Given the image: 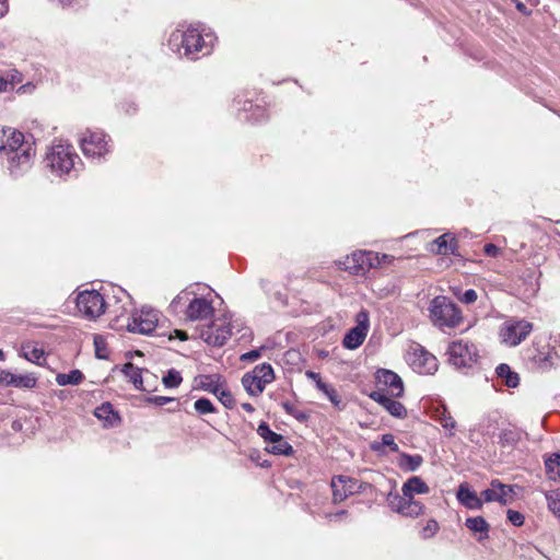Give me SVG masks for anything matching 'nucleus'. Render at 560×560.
<instances>
[{
  "instance_id": "ddd939ff",
  "label": "nucleus",
  "mask_w": 560,
  "mask_h": 560,
  "mask_svg": "<svg viewBox=\"0 0 560 560\" xmlns=\"http://www.w3.org/2000/svg\"><path fill=\"white\" fill-rule=\"evenodd\" d=\"M257 434L268 444L270 447L268 452L276 455L290 456L293 454V447L285 441V439L273 432L266 422H261L257 428Z\"/></svg>"
},
{
  "instance_id": "1a4fd4ad",
  "label": "nucleus",
  "mask_w": 560,
  "mask_h": 560,
  "mask_svg": "<svg viewBox=\"0 0 560 560\" xmlns=\"http://www.w3.org/2000/svg\"><path fill=\"white\" fill-rule=\"evenodd\" d=\"M78 311L89 319L100 317L106 307L103 295L96 290H85L77 296Z\"/></svg>"
},
{
  "instance_id": "4be33fe9",
  "label": "nucleus",
  "mask_w": 560,
  "mask_h": 560,
  "mask_svg": "<svg viewBox=\"0 0 560 560\" xmlns=\"http://www.w3.org/2000/svg\"><path fill=\"white\" fill-rule=\"evenodd\" d=\"M465 526L477 537L478 541H482L489 537L490 525L482 516L468 517Z\"/></svg>"
},
{
  "instance_id": "393cba45",
  "label": "nucleus",
  "mask_w": 560,
  "mask_h": 560,
  "mask_svg": "<svg viewBox=\"0 0 560 560\" xmlns=\"http://www.w3.org/2000/svg\"><path fill=\"white\" fill-rule=\"evenodd\" d=\"M94 415L96 418L104 421L105 427H115L120 421L118 413L114 410L109 402H104L97 407L94 411Z\"/></svg>"
},
{
  "instance_id": "ea45409f",
  "label": "nucleus",
  "mask_w": 560,
  "mask_h": 560,
  "mask_svg": "<svg viewBox=\"0 0 560 560\" xmlns=\"http://www.w3.org/2000/svg\"><path fill=\"white\" fill-rule=\"evenodd\" d=\"M282 408L285 412L296 419L299 422H306L308 419V415L300 409L296 405L285 400L281 402Z\"/></svg>"
},
{
  "instance_id": "a18cd8bd",
  "label": "nucleus",
  "mask_w": 560,
  "mask_h": 560,
  "mask_svg": "<svg viewBox=\"0 0 560 560\" xmlns=\"http://www.w3.org/2000/svg\"><path fill=\"white\" fill-rule=\"evenodd\" d=\"M215 396L224 407L229 409L234 407L235 400L228 388L222 386Z\"/></svg>"
},
{
  "instance_id": "680f3d73",
  "label": "nucleus",
  "mask_w": 560,
  "mask_h": 560,
  "mask_svg": "<svg viewBox=\"0 0 560 560\" xmlns=\"http://www.w3.org/2000/svg\"><path fill=\"white\" fill-rule=\"evenodd\" d=\"M174 332L176 334V336L180 339V340H187L188 339V336H187V332L186 331H183V330H174Z\"/></svg>"
},
{
  "instance_id": "864d4df0",
  "label": "nucleus",
  "mask_w": 560,
  "mask_h": 560,
  "mask_svg": "<svg viewBox=\"0 0 560 560\" xmlns=\"http://www.w3.org/2000/svg\"><path fill=\"white\" fill-rule=\"evenodd\" d=\"M5 77H9V82L14 88L18 83L22 82V73L16 69H10L4 72Z\"/></svg>"
},
{
  "instance_id": "dca6fc26",
  "label": "nucleus",
  "mask_w": 560,
  "mask_h": 560,
  "mask_svg": "<svg viewBox=\"0 0 560 560\" xmlns=\"http://www.w3.org/2000/svg\"><path fill=\"white\" fill-rule=\"evenodd\" d=\"M2 133L4 139L0 147V155L20 151L22 148L25 149L24 144H33L25 139V136L21 131L8 128L3 129Z\"/></svg>"
},
{
  "instance_id": "9b49d317",
  "label": "nucleus",
  "mask_w": 560,
  "mask_h": 560,
  "mask_svg": "<svg viewBox=\"0 0 560 560\" xmlns=\"http://www.w3.org/2000/svg\"><path fill=\"white\" fill-rule=\"evenodd\" d=\"M109 138L103 131H90L83 133L80 139L82 152L88 158H102L109 152Z\"/></svg>"
},
{
  "instance_id": "a878e982",
  "label": "nucleus",
  "mask_w": 560,
  "mask_h": 560,
  "mask_svg": "<svg viewBox=\"0 0 560 560\" xmlns=\"http://www.w3.org/2000/svg\"><path fill=\"white\" fill-rule=\"evenodd\" d=\"M401 491L408 498L415 494H427L430 491L429 486L420 477H411L404 485Z\"/></svg>"
},
{
  "instance_id": "de8ad7c7",
  "label": "nucleus",
  "mask_w": 560,
  "mask_h": 560,
  "mask_svg": "<svg viewBox=\"0 0 560 560\" xmlns=\"http://www.w3.org/2000/svg\"><path fill=\"white\" fill-rule=\"evenodd\" d=\"M439 527V523L435 520H429L427 525L421 529L420 536L423 539H429L438 533Z\"/></svg>"
},
{
  "instance_id": "e2e57ef3",
  "label": "nucleus",
  "mask_w": 560,
  "mask_h": 560,
  "mask_svg": "<svg viewBox=\"0 0 560 560\" xmlns=\"http://www.w3.org/2000/svg\"><path fill=\"white\" fill-rule=\"evenodd\" d=\"M242 408L247 412H254L255 410L254 406L249 402H243Z\"/></svg>"
},
{
  "instance_id": "412c9836",
  "label": "nucleus",
  "mask_w": 560,
  "mask_h": 560,
  "mask_svg": "<svg viewBox=\"0 0 560 560\" xmlns=\"http://www.w3.org/2000/svg\"><path fill=\"white\" fill-rule=\"evenodd\" d=\"M457 500L460 504L470 510H479L482 508V500L478 498L476 492L471 491L467 483H462L457 490Z\"/></svg>"
},
{
  "instance_id": "5701e85b",
  "label": "nucleus",
  "mask_w": 560,
  "mask_h": 560,
  "mask_svg": "<svg viewBox=\"0 0 560 560\" xmlns=\"http://www.w3.org/2000/svg\"><path fill=\"white\" fill-rule=\"evenodd\" d=\"M530 354L528 360L532 362V366L539 371H547L553 366V357L550 351H541L538 349L529 350Z\"/></svg>"
},
{
  "instance_id": "774afa93",
  "label": "nucleus",
  "mask_w": 560,
  "mask_h": 560,
  "mask_svg": "<svg viewBox=\"0 0 560 560\" xmlns=\"http://www.w3.org/2000/svg\"><path fill=\"white\" fill-rule=\"evenodd\" d=\"M346 513H347L346 511H340V512L336 513L334 516L339 517V516L346 515Z\"/></svg>"
},
{
  "instance_id": "c85d7f7f",
  "label": "nucleus",
  "mask_w": 560,
  "mask_h": 560,
  "mask_svg": "<svg viewBox=\"0 0 560 560\" xmlns=\"http://www.w3.org/2000/svg\"><path fill=\"white\" fill-rule=\"evenodd\" d=\"M121 372L125 374V376L128 378L130 383L133 384V386L139 390H147L143 386V377H142V370L138 366L133 365L132 363L128 362L124 364Z\"/></svg>"
},
{
  "instance_id": "09e8293b",
  "label": "nucleus",
  "mask_w": 560,
  "mask_h": 560,
  "mask_svg": "<svg viewBox=\"0 0 560 560\" xmlns=\"http://www.w3.org/2000/svg\"><path fill=\"white\" fill-rule=\"evenodd\" d=\"M94 346H95V355L98 359H107L108 358L105 341L101 336H96L94 338Z\"/></svg>"
},
{
  "instance_id": "423d86ee",
  "label": "nucleus",
  "mask_w": 560,
  "mask_h": 560,
  "mask_svg": "<svg viewBox=\"0 0 560 560\" xmlns=\"http://www.w3.org/2000/svg\"><path fill=\"white\" fill-rule=\"evenodd\" d=\"M387 255L380 257L377 253L357 250L346 258L345 268L354 276H364L370 269L376 268Z\"/></svg>"
},
{
  "instance_id": "e433bc0d",
  "label": "nucleus",
  "mask_w": 560,
  "mask_h": 560,
  "mask_svg": "<svg viewBox=\"0 0 560 560\" xmlns=\"http://www.w3.org/2000/svg\"><path fill=\"white\" fill-rule=\"evenodd\" d=\"M424 505L415 500L413 498H407L400 514L408 517H418L423 514Z\"/></svg>"
},
{
  "instance_id": "4468645a",
  "label": "nucleus",
  "mask_w": 560,
  "mask_h": 560,
  "mask_svg": "<svg viewBox=\"0 0 560 560\" xmlns=\"http://www.w3.org/2000/svg\"><path fill=\"white\" fill-rule=\"evenodd\" d=\"M377 383L380 386H383L384 388H381L384 393L385 389L387 390V395L394 396V397H400L404 393V384L402 380L398 374L390 370H380L376 374Z\"/></svg>"
},
{
  "instance_id": "0eeeda50",
  "label": "nucleus",
  "mask_w": 560,
  "mask_h": 560,
  "mask_svg": "<svg viewBox=\"0 0 560 560\" xmlns=\"http://www.w3.org/2000/svg\"><path fill=\"white\" fill-rule=\"evenodd\" d=\"M25 149L20 151H13L8 154L1 155L2 160L5 161V167L10 175L19 177L31 170L35 156L34 144H24Z\"/></svg>"
},
{
  "instance_id": "f257e3e1",
  "label": "nucleus",
  "mask_w": 560,
  "mask_h": 560,
  "mask_svg": "<svg viewBox=\"0 0 560 560\" xmlns=\"http://www.w3.org/2000/svg\"><path fill=\"white\" fill-rule=\"evenodd\" d=\"M170 311L175 315L183 314L188 322L208 320L214 315L212 301L198 295L190 287L172 300Z\"/></svg>"
},
{
  "instance_id": "6e6552de",
  "label": "nucleus",
  "mask_w": 560,
  "mask_h": 560,
  "mask_svg": "<svg viewBox=\"0 0 560 560\" xmlns=\"http://www.w3.org/2000/svg\"><path fill=\"white\" fill-rule=\"evenodd\" d=\"M447 352L450 362L456 368H470L479 358L477 346L467 340L452 342Z\"/></svg>"
},
{
  "instance_id": "37998d69",
  "label": "nucleus",
  "mask_w": 560,
  "mask_h": 560,
  "mask_svg": "<svg viewBox=\"0 0 560 560\" xmlns=\"http://www.w3.org/2000/svg\"><path fill=\"white\" fill-rule=\"evenodd\" d=\"M195 410L199 415L213 413L217 411L215 407L208 398H199L194 404Z\"/></svg>"
},
{
  "instance_id": "6e6d98bb",
  "label": "nucleus",
  "mask_w": 560,
  "mask_h": 560,
  "mask_svg": "<svg viewBox=\"0 0 560 560\" xmlns=\"http://www.w3.org/2000/svg\"><path fill=\"white\" fill-rule=\"evenodd\" d=\"M477 292L474 289H468L462 294L459 300L465 304H471L477 301Z\"/></svg>"
},
{
  "instance_id": "20e7f679",
  "label": "nucleus",
  "mask_w": 560,
  "mask_h": 560,
  "mask_svg": "<svg viewBox=\"0 0 560 560\" xmlns=\"http://www.w3.org/2000/svg\"><path fill=\"white\" fill-rule=\"evenodd\" d=\"M428 311L431 323L441 330L455 328L463 322L458 306L444 295L432 299Z\"/></svg>"
},
{
  "instance_id": "c9c22d12",
  "label": "nucleus",
  "mask_w": 560,
  "mask_h": 560,
  "mask_svg": "<svg viewBox=\"0 0 560 560\" xmlns=\"http://www.w3.org/2000/svg\"><path fill=\"white\" fill-rule=\"evenodd\" d=\"M545 467L550 480H560V453H553L551 456L546 458Z\"/></svg>"
},
{
  "instance_id": "0e129e2a",
  "label": "nucleus",
  "mask_w": 560,
  "mask_h": 560,
  "mask_svg": "<svg viewBox=\"0 0 560 560\" xmlns=\"http://www.w3.org/2000/svg\"><path fill=\"white\" fill-rule=\"evenodd\" d=\"M516 9H517L520 12L524 13V14H528V12L526 11V7H525V4H524V3H522V2H518V3L516 4Z\"/></svg>"
},
{
  "instance_id": "7c9ffc66",
  "label": "nucleus",
  "mask_w": 560,
  "mask_h": 560,
  "mask_svg": "<svg viewBox=\"0 0 560 560\" xmlns=\"http://www.w3.org/2000/svg\"><path fill=\"white\" fill-rule=\"evenodd\" d=\"M495 373L498 377L502 378L508 387L515 388L518 386V374L513 372L509 364L501 363L497 366Z\"/></svg>"
},
{
  "instance_id": "bb28decb",
  "label": "nucleus",
  "mask_w": 560,
  "mask_h": 560,
  "mask_svg": "<svg viewBox=\"0 0 560 560\" xmlns=\"http://www.w3.org/2000/svg\"><path fill=\"white\" fill-rule=\"evenodd\" d=\"M525 433L516 428L504 429L499 435V443L502 447H515L523 439Z\"/></svg>"
},
{
  "instance_id": "7ed1b4c3",
  "label": "nucleus",
  "mask_w": 560,
  "mask_h": 560,
  "mask_svg": "<svg viewBox=\"0 0 560 560\" xmlns=\"http://www.w3.org/2000/svg\"><path fill=\"white\" fill-rule=\"evenodd\" d=\"M81 163L80 156L71 144L68 143H54L48 148L44 166L50 172L52 176L63 178L66 176H77V165Z\"/></svg>"
},
{
  "instance_id": "aec40b11",
  "label": "nucleus",
  "mask_w": 560,
  "mask_h": 560,
  "mask_svg": "<svg viewBox=\"0 0 560 560\" xmlns=\"http://www.w3.org/2000/svg\"><path fill=\"white\" fill-rule=\"evenodd\" d=\"M457 241L451 235L445 233L435 238L429 246V250L436 255H454L457 250Z\"/></svg>"
},
{
  "instance_id": "5fc2aeb1",
  "label": "nucleus",
  "mask_w": 560,
  "mask_h": 560,
  "mask_svg": "<svg viewBox=\"0 0 560 560\" xmlns=\"http://www.w3.org/2000/svg\"><path fill=\"white\" fill-rule=\"evenodd\" d=\"M265 349V347L250 350L248 352H245L241 355V361H256L261 355V350Z\"/></svg>"
},
{
  "instance_id": "6ab92c4d",
  "label": "nucleus",
  "mask_w": 560,
  "mask_h": 560,
  "mask_svg": "<svg viewBox=\"0 0 560 560\" xmlns=\"http://www.w3.org/2000/svg\"><path fill=\"white\" fill-rule=\"evenodd\" d=\"M513 492L510 486L501 483L499 480H492L490 488L483 490L481 495L486 502H500L508 504L509 497Z\"/></svg>"
},
{
  "instance_id": "a19ab883",
  "label": "nucleus",
  "mask_w": 560,
  "mask_h": 560,
  "mask_svg": "<svg viewBox=\"0 0 560 560\" xmlns=\"http://www.w3.org/2000/svg\"><path fill=\"white\" fill-rule=\"evenodd\" d=\"M182 381H183V377H182L180 373L175 369H171L166 373V375H164L162 378L163 385L167 388L178 387L180 385Z\"/></svg>"
},
{
  "instance_id": "4c0bfd02",
  "label": "nucleus",
  "mask_w": 560,
  "mask_h": 560,
  "mask_svg": "<svg viewBox=\"0 0 560 560\" xmlns=\"http://www.w3.org/2000/svg\"><path fill=\"white\" fill-rule=\"evenodd\" d=\"M436 421L445 429L450 430V435H453V430L456 427V421L448 413V411L443 407L442 409H436L435 411Z\"/></svg>"
},
{
  "instance_id": "72a5a7b5",
  "label": "nucleus",
  "mask_w": 560,
  "mask_h": 560,
  "mask_svg": "<svg viewBox=\"0 0 560 560\" xmlns=\"http://www.w3.org/2000/svg\"><path fill=\"white\" fill-rule=\"evenodd\" d=\"M317 389L327 397L337 410L345 409L346 404L342 401L334 386L325 382L324 384H319Z\"/></svg>"
},
{
  "instance_id": "bf43d9fd",
  "label": "nucleus",
  "mask_w": 560,
  "mask_h": 560,
  "mask_svg": "<svg viewBox=\"0 0 560 560\" xmlns=\"http://www.w3.org/2000/svg\"><path fill=\"white\" fill-rule=\"evenodd\" d=\"M483 252L489 257H495L500 253V248L494 244H486L483 247Z\"/></svg>"
},
{
  "instance_id": "603ef678",
  "label": "nucleus",
  "mask_w": 560,
  "mask_h": 560,
  "mask_svg": "<svg viewBox=\"0 0 560 560\" xmlns=\"http://www.w3.org/2000/svg\"><path fill=\"white\" fill-rule=\"evenodd\" d=\"M381 445L388 446L392 452H398L399 451L398 445L395 443V438L390 433L383 434V436H382V444Z\"/></svg>"
},
{
  "instance_id": "f8f14e48",
  "label": "nucleus",
  "mask_w": 560,
  "mask_h": 560,
  "mask_svg": "<svg viewBox=\"0 0 560 560\" xmlns=\"http://www.w3.org/2000/svg\"><path fill=\"white\" fill-rule=\"evenodd\" d=\"M159 322V313L152 308H142L140 312L132 314L127 324V329L133 334L149 335Z\"/></svg>"
},
{
  "instance_id": "a211bd4d",
  "label": "nucleus",
  "mask_w": 560,
  "mask_h": 560,
  "mask_svg": "<svg viewBox=\"0 0 560 560\" xmlns=\"http://www.w3.org/2000/svg\"><path fill=\"white\" fill-rule=\"evenodd\" d=\"M36 383L37 378L31 373L18 375L4 370L0 372V385L31 389Z\"/></svg>"
},
{
  "instance_id": "13d9d810",
  "label": "nucleus",
  "mask_w": 560,
  "mask_h": 560,
  "mask_svg": "<svg viewBox=\"0 0 560 560\" xmlns=\"http://www.w3.org/2000/svg\"><path fill=\"white\" fill-rule=\"evenodd\" d=\"M14 88L9 82V77L4 75V71L0 70V93L12 91Z\"/></svg>"
},
{
  "instance_id": "3c124183",
  "label": "nucleus",
  "mask_w": 560,
  "mask_h": 560,
  "mask_svg": "<svg viewBox=\"0 0 560 560\" xmlns=\"http://www.w3.org/2000/svg\"><path fill=\"white\" fill-rule=\"evenodd\" d=\"M508 520L515 526H522L524 524V515L518 511L509 510Z\"/></svg>"
},
{
  "instance_id": "c756f323",
  "label": "nucleus",
  "mask_w": 560,
  "mask_h": 560,
  "mask_svg": "<svg viewBox=\"0 0 560 560\" xmlns=\"http://www.w3.org/2000/svg\"><path fill=\"white\" fill-rule=\"evenodd\" d=\"M368 332L359 329V328H354L352 327L343 337V340H342V345L346 349H349V350H354L357 348H359L365 337H366Z\"/></svg>"
},
{
  "instance_id": "69168bd1",
  "label": "nucleus",
  "mask_w": 560,
  "mask_h": 560,
  "mask_svg": "<svg viewBox=\"0 0 560 560\" xmlns=\"http://www.w3.org/2000/svg\"><path fill=\"white\" fill-rule=\"evenodd\" d=\"M62 5H68L72 0H58Z\"/></svg>"
},
{
  "instance_id": "2eb2a0df",
  "label": "nucleus",
  "mask_w": 560,
  "mask_h": 560,
  "mask_svg": "<svg viewBox=\"0 0 560 560\" xmlns=\"http://www.w3.org/2000/svg\"><path fill=\"white\" fill-rule=\"evenodd\" d=\"M371 399L378 402L384 409H386L392 416L402 419L407 416V409L405 406L393 399L390 395H387L382 389H377L370 394Z\"/></svg>"
},
{
  "instance_id": "79ce46f5",
  "label": "nucleus",
  "mask_w": 560,
  "mask_h": 560,
  "mask_svg": "<svg viewBox=\"0 0 560 560\" xmlns=\"http://www.w3.org/2000/svg\"><path fill=\"white\" fill-rule=\"evenodd\" d=\"M331 487L335 502H341L352 494V489H342V486H340L336 477L331 480Z\"/></svg>"
},
{
  "instance_id": "8fccbe9b",
  "label": "nucleus",
  "mask_w": 560,
  "mask_h": 560,
  "mask_svg": "<svg viewBox=\"0 0 560 560\" xmlns=\"http://www.w3.org/2000/svg\"><path fill=\"white\" fill-rule=\"evenodd\" d=\"M174 400H175V398L166 397V396H150V397H145V399H144L145 402L153 404L155 406H164Z\"/></svg>"
},
{
  "instance_id": "c03bdc74",
  "label": "nucleus",
  "mask_w": 560,
  "mask_h": 560,
  "mask_svg": "<svg viewBox=\"0 0 560 560\" xmlns=\"http://www.w3.org/2000/svg\"><path fill=\"white\" fill-rule=\"evenodd\" d=\"M549 510L560 520V491H552L547 495Z\"/></svg>"
},
{
  "instance_id": "473e14b6",
  "label": "nucleus",
  "mask_w": 560,
  "mask_h": 560,
  "mask_svg": "<svg viewBox=\"0 0 560 560\" xmlns=\"http://www.w3.org/2000/svg\"><path fill=\"white\" fill-rule=\"evenodd\" d=\"M84 374L80 370H72L69 373H58L56 383L59 386L79 385L83 382Z\"/></svg>"
},
{
  "instance_id": "f3484780",
  "label": "nucleus",
  "mask_w": 560,
  "mask_h": 560,
  "mask_svg": "<svg viewBox=\"0 0 560 560\" xmlns=\"http://www.w3.org/2000/svg\"><path fill=\"white\" fill-rule=\"evenodd\" d=\"M412 366L422 374H433L438 370V361L435 357L425 349H416L411 358Z\"/></svg>"
},
{
  "instance_id": "9d476101",
  "label": "nucleus",
  "mask_w": 560,
  "mask_h": 560,
  "mask_svg": "<svg viewBox=\"0 0 560 560\" xmlns=\"http://www.w3.org/2000/svg\"><path fill=\"white\" fill-rule=\"evenodd\" d=\"M532 330V323L525 319H510L502 324L500 337L506 346L515 347L525 340Z\"/></svg>"
},
{
  "instance_id": "cd10ccee",
  "label": "nucleus",
  "mask_w": 560,
  "mask_h": 560,
  "mask_svg": "<svg viewBox=\"0 0 560 560\" xmlns=\"http://www.w3.org/2000/svg\"><path fill=\"white\" fill-rule=\"evenodd\" d=\"M198 388L211 393L213 395H217L220 388L222 387L221 384V376L218 374H211V375H200L196 378Z\"/></svg>"
},
{
  "instance_id": "2f4dec72",
  "label": "nucleus",
  "mask_w": 560,
  "mask_h": 560,
  "mask_svg": "<svg viewBox=\"0 0 560 560\" xmlns=\"http://www.w3.org/2000/svg\"><path fill=\"white\" fill-rule=\"evenodd\" d=\"M22 353L27 361L38 365L42 364V360H44L45 355L44 350L32 342L22 345Z\"/></svg>"
},
{
  "instance_id": "58836bf2",
  "label": "nucleus",
  "mask_w": 560,
  "mask_h": 560,
  "mask_svg": "<svg viewBox=\"0 0 560 560\" xmlns=\"http://www.w3.org/2000/svg\"><path fill=\"white\" fill-rule=\"evenodd\" d=\"M407 498L408 497H406L404 493L399 494L398 492L389 491L386 497V502L392 511L400 514Z\"/></svg>"
},
{
  "instance_id": "b1692460",
  "label": "nucleus",
  "mask_w": 560,
  "mask_h": 560,
  "mask_svg": "<svg viewBox=\"0 0 560 560\" xmlns=\"http://www.w3.org/2000/svg\"><path fill=\"white\" fill-rule=\"evenodd\" d=\"M230 336L231 329L225 326L219 327L215 330L209 329L201 334L205 341L213 347H222Z\"/></svg>"
},
{
  "instance_id": "49530a36",
  "label": "nucleus",
  "mask_w": 560,
  "mask_h": 560,
  "mask_svg": "<svg viewBox=\"0 0 560 560\" xmlns=\"http://www.w3.org/2000/svg\"><path fill=\"white\" fill-rule=\"evenodd\" d=\"M355 323H357V325L354 326V328H359V329L368 332L369 331V327H370V315H369V312L366 310H361L355 315Z\"/></svg>"
},
{
  "instance_id": "39448f33",
  "label": "nucleus",
  "mask_w": 560,
  "mask_h": 560,
  "mask_svg": "<svg viewBox=\"0 0 560 560\" xmlns=\"http://www.w3.org/2000/svg\"><path fill=\"white\" fill-rule=\"evenodd\" d=\"M275 380L273 369L269 363L256 365L242 377V385L248 395L257 397Z\"/></svg>"
},
{
  "instance_id": "052dcab7",
  "label": "nucleus",
  "mask_w": 560,
  "mask_h": 560,
  "mask_svg": "<svg viewBox=\"0 0 560 560\" xmlns=\"http://www.w3.org/2000/svg\"><path fill=\"white\" fill-rule=\"evenodd\" d=\"M306 377L312 380L315 383L316 388H318L319 384H324L325 382L322 380L319 373H316L314 371H306L305 373Z\"/></svg>"
},
{
  "instance_id": "f03ea898",
  "label": "nucleus",
  "mask_w": 560,
  "mask_h": 560,
  "mask_svg": "<svg viewBox=\"0 0 560 560\" xmlns=\"http://www.w3.org/2000/svg\"><path fill=\"white\" fill-rule=\"evenodd\" d=\"M170 48L180 57L189 60L199 59L211 52V46L206 42L199 27L189 25L176 28L168 39Z\"/></svg>"
},
{
  "instance_id": "338daca9",
  "label": "nucleus",
  "mask_w": 560,
  "mask_h": 560,
  "mask_svg": "<svg viewBox=\"0 0 560 560\" xmlns=\"http://www.w3.org/2000/svg\"><path fill=\"white\" fill-rule=\"evenodd\" d=\"M372 450H374V451H381V445H378V444H373V445H372Z\"/></svg>"
},
{
  "instance_id": "f704fd0d",
  "label": "nucleus",
  "mask_w": 560,
  "mask_h": 560,
  "mask_svg": "<svg viewBox=\"0 0 560 560\" xmlns=\"http://www.w3.org/2000/svg\"><path fill=\"white\" fill-rule=\"evenodd\" d=\"M423 458L421 455H410L401 453L398 465L405 471H416L422 464Z\"/></svg>"
},
{
  "instance_id": "4d7b16f0",
  "label": "nucleus",
  "mask_w": 560,
  "mask_h": 560,
  "mask_svg": "<svg viewBox=\"0 0 560 560\" xmlns=\"http://www.w3.org/2000/svg\"><path fill=\"white\" fill-rule=\"evenodd\" d=\"M336 478H337L338 482L340 483V486H342V489H352V493L354 492V488L357 485L355 480H353L351 478L343 477V476H338Z\"/></svg>"
}]
</instances>
